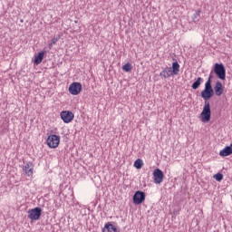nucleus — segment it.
I'll list each match as a JSON object with an SVG mask.
<instances>
[{
  "label": "nucleus",
  "instance_id": "423d86ee",
  "mask_svg": "<svg viewBox=\"0 0 232 232\" xmlns=\"http://www.w3.org/2000/svg\"><path fill=\"white\" fill-rule=\"evenodd\" d=\"M82 90V85L80 82H72L69 86L71 95H79Z\"/></svg>",
  "mask_w": 232,
  "mask_h": 232
},
{
  "label": "nucleus",
  "instance_id": "ddd939ff",
  "mask_svg": "<svg viewBox=\"0 0 232 232\" xmlns=\"http://www.w3.org/2000/svg\"><path fill=\"white\" fill-rule=\"evenodd\" d=\"M220 157H229V155H232V143L230 146H227L225 149L219 151Z\"/></svg>",
  "mask_w": 232,
  "mask_h": 232
},
{
  "label": "nucleus",
  "instance_id": "f8f14e48",
  "mask_svg": "<svg viewBox=\"0 0 232 232\" xmlns=\"http://www.w3.org/2000/svg\"><path fill=\"white\" fill-rule=\"evenodd\" d=\"M171 75H175L172 72L171 67H166L162 70V72L160 73V77L162 79H169V77H171Z\"/></svg>",
  "mask_w": 232,
  "mask_h": 232
},
{
  "label": "nucleus",
  "instance_id": "9b49d317",
  "mask_svg": "<svg viewBox=\"0 0 232 232\" xmlns=\"http://www.w3.org/2000/svg\"><path fill=\"white\" fill-rule=\"evenodd\" d=\"M214 91L217 97H220V95L224 93V86L222 85V82H220V81L216 82V84L214 86Z\"/></svg>",
  "mask_w": 232,
  "mask_h": 232
},
{
  "label": "nucleus",
  "instance_id": "6ab92c4d",
  "mask_svg": "<svg viewBox=\"0 0 232 232\" xmlns=\"http://www.w3.org/2000/svg\"><path fill=\"white\" fill-rule=\"evenodd\" d=\"M133 66H131V63H127L125 65L122 66L123 72H131V69Z\"/></svg>",
  "mask_w": 232,
  "mask_h": 232
},
{
  "label": "nucleus",
  "instance_id": "f257e3e1",
  "mask_svg": "<svg viewBox=\"0 0 232 232\" xmlns=\"http://www.w3.org/2000/svg\"><path fill=\"white\" fill-rule=\"evenodd\" d=\"M211 79H213V76L210 74L205 83V89L201 92V97L204 99L205 102H208L215 94V91H213V87L211 86Z\"/></svg>",
  "mask_w": 232,
  "mask_h": 232
},
{
  "label": "nucleus",
  "instance_id": "f3484780",
  "mask_svg": "<svg viewBox=\"0 0 232 232\" xmlns=\"http://www.w3.org/2000/svg\"><path fill=\"white\" fill-rule=\"evenodd\" d=\"M44 59V52H41L34 57V64H41Z\"/></svg>",
  "mask_w": 232,
  "mask_h": 232
},
{
  "label": "nucleus",
  "instance_id": "dca6fc26",
  "mask_svg": "<svg viewBox=\"0 0 232 232\" xmlns=\"http://www.w3.org/2000/svg\"><path fill=\"white\" fill-rule=\"evenodd\" d=\"M171 69L173 75H179V72H180V65L179 64V62H173Z\"/></svg>",
  "mask_w": 232,
  "mask_h": 232
},
{
  "label": "nucleus",
  "instance_id": "4be33fe9",
  "mask_svg": "<svg viewBox=\"0 0 232 232\" xmlns=\"http://www.w3.org/2000/svg\"><path fill=\"white\" fill-rule=\"evenodd\" d=\"M55 43H57V38H53L52 39V44H55Z\"/></svg>",
  "mask_w": 232,
  "mask_h": 232
},
{
  "label": "nucleus",
  "instance_id": "aec40b11",
  "mask_svg": "<svg viewBox=\"0 0 232 232\" xmlns=\"http://www.w3.org/2000/svg\"><path fill=\"white\" fill-rule=\"evenodd\" d=\"M214 179L218 182H220L221 180L224 179V175H222V173H218V174L214 175Z\"/></svg>",
  "mask_w": 232,
  "mask_h": 232
},
{
  "label": "nucleus",
  "instance_id": "6e6552de",
  "mask_svg": "<svg viewBox=\"0 0 232 232\" xmlns=\"http://www.w3.org/2000/svg\"><path fill=\"white\" fill-rule=\"evenodd\" d=\"M153 179L155 184H162V180H164V172H162L160 169H155L153 171Z\"/></svg>",
  "mask_w": 232,
  "mask_h": 232
},
{
  "label": "nucleus",
  "instance_id": "412c9836",
  "mask_svg": "<svg viewBox=\"0 0 232 232\" xmlns=\"http://www.w3.org/2000/svg\"><path fill=\"white\" fill-rule=\"evenodd\" d=\"M197 17H200V11H197L194 14L193 20L197 19Z\"/></svg>",
  "mask_w": 232,
  "mask_h": 232
},
{
  "label": "nucleus",
  "instance_id": "7ed1b4c3",
  "mask_svg": "<svg viewBox=\"0 0 232 232\" xmlns=\"http://www.w3.org/2000/svg\"><path fill=\"white\" fill-rule=\"evenodd\" d=\"M214 73H216L217 77L221 81H226V68L224 67V64L215 63Z\"/></svg>",
  "mask_w": 232,
  "mask_h": 232
},
{
  "label": "nucleus",
  "instance_id": "0eeeda50",
  "mask_svg": "<svg viewBox=\"0 0 232 232\" xmlns=\"http://www.w3.org/2000/svg\"><path fill=\"white\" fill-rule=\"evenodd\" d=\"M146 200V193L143 191H136L133 196V203L136 204V206H139L140 204H142Z\"/></svg>",
  "mask_w": 232,
  "mask_h": 232
},
{
  "label": "nucleus",
  "instance_id": "20e7f679",
  "mask_svg": "<svg viewBox=\"0 0 232 232\" xmlns=\"http://www.w3.org/2000/svg\"><path fill=\"white\" fill-rule=\"evenodd\" d=\"M46 142L49 148L55 149L59 146L61 142V138L55 134H52L48 136Z\"/></svg>",
  "mask_w": 232,
  "mask_h": 232
},
{
  "label": "nucleus",
  "instance_id": "2eb2a0df",
  "mask_svg": "<svg viewBox=\"0 0 232 232\" xmlns=\"http://www.w3.org/2000/svg\"><path fill=\"white\" fill-rule=\"evenodd\" d=\"M202 82H204V79H202L201 77L197 78V80L194 82V83L191 86L192 90H198Z\"/></svg>",
  "mask_w": 232,
  "mask_h": 232
},
{
  "label": "nucleus",
  "instance_id": "1a4fd4ad",
  "mask_svg": "<svg viewBox=\"0 0 232 232\" xmlns=\"http://www.w3.org/2000/svg\"><path fill=\"white\" fill-rule=\"evenodd\" d=\"M73 117H74L73 112L70 111H63L61 112V119L66 124H68L69 122H72V121H73Z\"/></svg>",
  "mask_w": 232,
  "mask_h": 232
},
{
  "label": "nucleus",
  "instance_id": "f03ea898",
  "mask_svg": "<svg viewBox=\"0 0 232 232\" xmlns=\"http://www.w3.org/2000/svg\"><path fill=\"white\" fill-rule=\"evenodd\" d=\"M202 122H209L211 121V107L208 102H205L203 111L201 112Z\"/></svg>",
  "mask_w": 232,
  "mask_h": 232
},
{
  "label": "nucleus",
  "instance_id": "a211bd4d",
  "mask_svg": "<svg viewBox=\"0 0 232 232\" xmlns=\"http://www.w3.org/2000/svg\"><path fill=\"white\" fill-rule=\"evenodd\" d=\"M142 166H144V162L142 161V160L138 159L134 161V168H136L137 169H140Z\"/></svg>",
  "mask_w": 232,
  "mask_h": 232
},
{
  "label": "nucleus",
  "instance_id": "9d476101",
  "mask_svg": "<svg viewBox=\"0 0 232 232\" xmlns=\"http://www.w3.org/2000/svg\"><path fill=\"white\" fill-rule=\"evenodd\" d=\"M23 170L24 171L27 177H32L34 175V163L27 162L23 167Z\"/></svg>",
  "mask_w": 232,
  "mask_h": 232
},
{
  "label": "nucleus",
  "instance_id": "4468645a",
  "mask_svg": "<svg viewBox=\"0 0 232 232\" xmlns=\"http://www.w3.org/2000/svg\"><path fill=\"white\" fill-rule=\"evenodd\" d=\"M102 232H117V227L111 223H107L104 225Z\"/></svg>",
  "mask_w": 232,
  "mask_h": 232
},
{
  "label": "nucleus",
  "instance_id": "39448f33",
  "mask_svg": "<svg viewBox=\"0 0 232 232\" xmlns=\"http://www.w3.org/2000/svg\"><path fill=\"white\" fill-rule=\"evenodd\" d=\"M27 213H28V218H30V220H39V218H41L43 209H41V208L37 207V208L28 210Z\"/></svg>",
  "mask_w": 232,
  "mask_h": 232
}]
</instances>
